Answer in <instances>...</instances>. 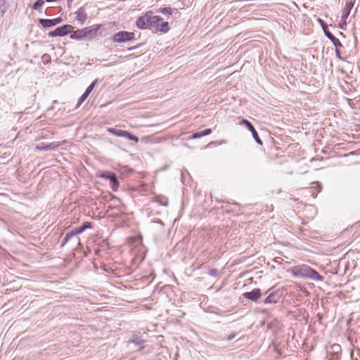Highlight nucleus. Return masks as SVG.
Listing matches in <instances>:
<instances>
[{"label":"nucleus","mask_w":360,"mask_h":360,"mask_svg":"<svg viewBox=\"0 0 360 360\" xmlns=\"http://www.w3.org/2000/svg\"><path fill=\"white\" fill-rule=\"evenodd\" d=\"M290 273L295 277L310 278L313 281H322L324 277L319 274L315 269L307 264H301L292 266L290 269Z\"/></svg>","instance_id":"nucleus-1"},{"label":"nucleus","mask_w":360,"mask_h":360,"mask_svg":"<svg viewBox=\"0 0 360 360\" xmlns=\"http://www.w3.org/2000/svg\"><path fill=\"white\" fill-rule=\"evenodd\" d=\"M162 18L159 15H153L152 11H147L143 15L139 17L136 22V25L141 30H153L154 26H158V23Z\"/></svg>","instance_id":"nucleus-2"},{"label":"nucleus","mask_w":360,"mask_h":360,"mask_svg":"<svg viewBox=\"0 0 360 360\" xmlns=\"http://www.w3.org/2000/svg\"><path fill=\"white\" fill-rule=\"evenodd\" d=\"M101 27L102 25L101 24H95L82 29H77L75 31H72L70 37L75 40H84L86 38L91 40L96 37L97 32Z\"/></svg>","instance_id":"nucleus-3"},{"label":"nucleus","mask_w":360,"mask_h":360,"mask_svg":"<svg viewBox=\"0 0 360 360\" xmlns=\"http://www.w3.org/2000/svg\"><path fill=\"white\" fill-rule=\"evenodd\" d=\"M146 340L140 334L133 333L127 341V346L134 351H141L145 347Z\"/></svg>","instance_id":"nucleus-4"},{"label":"nucleus","mask_w":360,"mask_h":360,"mask_svg":"<svg viewBox=\"0 0 360 360\" xmlns=\"http://www.w3.org/2000/svg\"><path fill=\"white\" fill-rule=\"evenodd\" d=\"M135 39V33L127 31H119L112 36V41L115 43H126Z\"/></svg>","instance_id":"nucleus-5"},{"label":"nucleus","mask_w":360,"mask_h":360,"mask_svg":"<svg viewBox=\"0 0 360 360\" xmlns=\"http://www.w3.org/2000/svg\"><path fill=\"white\" fill-rule=\"evenodd\" d=\"M326 37L333 43L335 47H342V44L328 30L327 23L321 18L317 19Z\"/></svg>","instance_id":"nucleus-6"},{"label":"nucleus","mask_w":360,"mask_h":360,"mask_svg":"<svg viewBox=\"0 0 360 360\" xmlns=\"http://www.w3.org/2000/svg\"><path fill=\"white\" fill-rule=\"evenodd\" d=\"M74 27L71 25H63L56 27L54 30L48 33L49 37H64L68 34H72Z\"/></svg>","instance_id":"nucleus-7"},{"label":"nucleus","mask_w":360,"mask_h":360,"mask_svg":"<svg viewBox=\"0 0 360 360\" xmlns=\"http://www.w3.org/2000/svg\"><path fill=\"white\" fill-rule=\"evenodd\" d=\"M240 124L244 125L246 127V128L251 132L253 139L260 146L262 145V141L259 138L257 131L255 129L254 126L252 124V123L248 121L246 119H242V120L240 122Z\"/></svg>","instance_id":"nucleus-8"},{"label":"nucleus","mask_w":360,"mask_h":360,"mask_svg":"<svg viewBox=\"0 0 360 360\" xmlns=\"http://www.w3.org/2000/svg\"><path fill=\"white\" fill-rule=\"evenodd\" d=\"M60 142L54 141L50 143H46L44 142L39 143L35 147L36 150H55L59 146H60Z\"/></svg>","instance_id":"nucleus-9"},{"label":"nucleus","mask_w":360,"mask_h":360,"mask_svg":"<svg viewBox=\"0 0 360 360\" xmlns=\"http://www.w3.org/2000/svg\"><path fill=\"white\" fill-rule=\"evenodd\" d=\"M63 20L61 17H58L53 19L39 18V22L44 28H49L60 24Z\"/></svg>","instance_id":"nucleus-10"},{"label":"nucleus","mask_w":360,"mask_h":360,"mask_svg":"<svg viewBox=\"0 0 360 360\" xmlns=\"http://www.w3.org/2000/svg\"><path fill=\"white\" fill-rule=\"evenodd\" d=\"M262 295V290L259 288H254L250 292H245L243 294V297L252 302H257Z\"/></svg>","instance_id":"nucleus-11"},{"label":"nucleus","mask_w":360,"mask_h":360,"mask_svg":"<svg viewBox=\"0 0 360 360\" xmlns=\"http://www.w3.org/2000/svg\"><path fill=\"white\" fill-rule=\"evenodd\" d=\"M281 297V295L278 292H272L269 293L265 299L263 300L264 304H276L279 302L280 299Z\"/></svg>","instance_id":"nucleus-12"},{"label":"nucleus","mask_w":360,"mask_h":360,"mask_svg":"<svg viewBox=\"0 0 360 360\" xmlns=\"http://www.w3.org/2000/svg\"><path fill=\"white\" fill-rule=\"evenodd\" d=\"M75 18L78 20L80 25H83L88 19V15L84 6L79 8L75 12Z\"/></svg>","instance_id":"nucleus-13"},{"label":"nucleus","mask_w":360,"mask_h":360,"mask_svg":"<svg viewBox=\"0 0 360 360\" xmlns=\"http://www.w3.org/2000/svg\"><path fill=\"white\" fill-rule=\"evenodd\" d=\"M212 129L207 128L202 131L193 133L191 136H189L188 137H187L186 140L190 141L192 139H200L202 136H207V135L210 134L212 133Z\"/></svg>","instance_id":"nucleus-14"},{"label":"nucleus","mask_w":360,"mask_h":360,"mask_svg":"<svg viewBox=\"0 0 360 360\" xmlns=\"http://www.w3.org/2000/svg\"><path fill=\"white\" fill-rule=\"evenodd\" d=\"M354 3H355V0H350L346 3L345 7L344 8V9L342 11V15H341V17L343 20L347 19V18L349 17V15L351 13L352 9L353 8V7L354 6Z\"/></svg>","instance_id":"nucleus-15"},{"label":"nucleus","mask_w":360,"mask_h":360,"mask_svg":"<svg viewBox=\"0 0 360 360\" xmlns=\"http://www.w3.org/2000/svg\"><path fill=\"white\" fill-rule=\"evenodd\" d=\"M92 228H93V226H92L91 222L85 221V222L82 223L81 226H79V227H77L72 230L75 232V235L77 236L78 234L83 233L86 229H91Z\"/></svg>","instance_id":"nucleus-16"},{"label":"nucleus","mask_w":360,"mask_h":360,"mask_svg":"<svg viewBox=\"0 0 360 360\" xmlns=\"http://www.w3.org/2000/svg\"><path fill=\"white\" fill-rule=\"evenodd\" d=\"M154 29L161 32L166 33L169 30V23L168 22L163 21L162 19V21L158 23V26H154Z\"/></svg>","instance_id":"nucleus-17"},{"label":"nucleus","mask_w":360,"mask_h":360,"mask_svg":"<svg viewBox=\"0 0 360 360\" xmlns=\"http://www.w3.org/2000/svg\"><path fill=\"white\" fill-rule=\"evenodd\" d=\"M110 187L112 191H116L117 188H119L120 183L117 179L116 174L114 172V174L111 176V177L109 179Z\"/></svg>","instance_id":"nucleus-18"},{"label":"nucleus","mask_w":360,"mask_h":360,"mask_svg":"<svg viewBox=\"0 0 360 360\" xmlns=\"http://www.w3.org/2000/svg\"><path fill=\"white\" fill-rule=\"evenodd\" d=\"M8 8L7 0H0V17H3Z\"/></svg>","instance_id":"nucleus-19"},{"label":"nucleus","mask_w":360,"mask_h":360,"mask_svg":"<svg viewBox=\"0 0 360 360\" xmlns=\"http://www.w3.org/2000/svg\"><path fill=\"white\" fill-rule=\"evenodd\" d=\"M75 232L73 231V230H72L71 231L68 232L66 233V235L65 236L64 238L63 239L62 242H61V244H60V247H63L65 246V245L74 236H75Z\"/></svg>","instance_id":"nucleus-20"},{"label":"nucleus","mask_w":360,"mask_h":360,"mask_svg":"<svg viewBox=\"0 0 360 360\" xmlns=\"http://www.w3.org/2000/svg\"><path fill=\"white\" fill-rule=\"evenodd\" d=\"M108 131L111 134H113L116 136L122 137L123 134H124V130L118 129L116 128H108Z\"/></svg>","instance_id":"nucleus-21"},{"label":"nucleus","mask_w":360,"mask_h":360,"mask_svg":"<svg viewBox=\"0 0 360 360\" xmlns=\"http://www.w3.org/2000/svg\"><path fill=\"white\" fill-rule=\"evenodd\" d=\"M173 11H175L176 13H179L178 10L177 9H174L173 10L172 8L170 7H164V8H160V9H158L157 11L158 13H162V14H168V15H172L173 13Z\"/></svg>","instance_id":"nucleus-22"},{"label":"nucleus","mask_w":360,"mask_h":360,"mask_svg":"<svg viewBox=\"0 0 360 360\" xmlns=\"http://www.w3.org/2000/svg\"><path fill=\"white\" fill-rule=\"evenodd\" d=\"M44 4V1L43 0H37L32 5V8L34 10L38 11L39 12H41L42 6Z\"/></svg>","instance_id":"nucleus-23"},{"label":"nucleus","mask_w":360,"mask_h":360,"mask_svg":"<svg viewBox=\"0 0 360 360\" xmlns=\"http://www.w3.org/2000/svg\"><path fill=\"white\" fill-rule=\"evenodd\" d=\"M124 134H123L122 137H124L127 139L130 140V141H134L136 143H137L139 141V138L136 136L131 134L130 132H129L127 131H124Z\"/></svg>","instance_id":"nucleus-24"},{"label":"nucleus","mask_w":360,"mask_h":360,"mask_svg":"<svg viewBox=\"0 0 360 360\" xmlns=\"http://www.w3.org/2000/svg\"><path fill=\"white\" fill-rule=\"evenodd\" d=\"M113 174H114V172H111V171H103V172H100V173H99V174H98V176L102 179L109 180V179L111 177V176Z\"/></svg>","instance_id":"nucleus-25"},{"label":"nucleus","mask_w":360,"mask_h":360,"mask_svg":"<svg viewBox=\"0 0 360 360\" xmlns=\"http://www.w3.org/2000/svg\"><path fill=\"white\" fill-rule=\"evenodd\" d=\"M88 96H89V95L84 92V94L78 99L76 107L77 108L79 107L82 105V103H83V102H84V101L87 98Z\"/></svg>","instance_id":"nucleus-26"},{"label":"nucleus","mask_w":360,"mask_h":360,"mask_svg":"<svg viewBox=\"0 0 360 360\" xmlns=\"http://www.w3.org/2000/svg\"><path fill=\"white\" fill-rule=\"evenodd\" d=\"M41 59L44 64H48L51 62V56L47 53L44 54L41 57Z\"/></svg>","instance_id":"nucleus-27"},{"label":"nucleus","mask_w":360,"mask_h":360,"mask_svg":"<svg viewBox=\"0 0 360 360\" xmlns=\"http://www.w3.org/2000/svg\"><path fill=\"white\" fill-rule=\"evenodd\" d=\"M186 176H189V173L188 172V171L187 170H182L181 171V181H182V183L184 184H186Z\"/></svg>","instance_id":"nucleus-28"},{"label":"nucleus","mask_w":360,"mask_h":360,"mask_svg":"<svg viewBox=\"0 0 360 360\" xmlns=\"http://www.w3.org/2000/svg\"><path fill=\"white\" fill-rule=\"evenodd\" d=\"M208 274L211 276L216 277L219 274V271L216 269H212L208 271Z\"/></svg>","instance_id":"nucleus-29"},{"label":"nucleus","mask_w":360,"mask_h":360,"mask_svg":"<svg viewBox=\"0 0 360 360\" xmlns=\"http://www.w3.org/2000/svg\"><path fill=\"white\" fill-rule=\"evenodd\" d=\"M347 25V19H342L341 18V20H340V22L339 24V26L342 29V30H345V27Z\"/></svg>","instance_id":"nucleus-30"},{"label":"nucleus","mask_w":360,"mask_h":360,"mask_svg":"<svg viewBox=\"0 0 360 360\" xmlns=\"http://www.w3.org/2000/svg\"><path fill=\"white\" fill-rule=\"evenodd\" d=\"M339 48L340 47H335V56L338 58H339L340 60H344L343 58L341 56V53L339 50Z\"/></svg>","instance_id":"nucleus-31"},{"label":"nucleus","mask_w":360,"mask_h":360,"mask_svg":"<svg viewBox=\"0 0 360 360\" xmlns=\"http://www.w3.org/2000/svg\"><path fill=\"white\" fill-rule=\"evenodd\" d=\"M236 334L235 333H232L229 335L226 338L227 340H231L236 337Z\"/></svg>","instance_id":"nucleus-32"},{"label":"nucleus","mask_w":360,"mask_h":360,"mask_svg":"<svg viewBox=\"0 0 360 360\" xmlns=\"http://www.w3.org/2000/svg\"><path fill=\"white\" fill-rule=\"evenodd\" d=\"M99 79L98 78L94 79L90 84V86L92 87V89H94L95 86L96 85V84L98 82Z\"/></svg>","instance_id":"nucleus-33"},{"label":"nucleus","mask_w":360,"mask_h":360,"mask_svg":"<svg viewBox=\"0 0 360 360\" xmlns=\"http://www.w3.org/2000/svg\"><path fill=\"white\" fill-rule=\"evenodd\" d=\"M94 89H92L91 86H90V85L86 89L84 93H86V94L89 95L91 94V92L93 91Z\"/></svg>","instance_id":"nucleus-34"},{"label":"nucleus","mask_w":360,"mask_h":360,"mask_svg":"<svg viewBox=\"0 0 360 360\" xmlns=\"http://www.w3.org/2000/svg\"><path fill=\"white\" fill-rule=\"evenodd\" d=\"M138 47H139V45H137V46H132V47L129 48V51H131V50H134L135 49H136V48H138Z\"/></svg>","instance_id":"nucleus-35"},{"label":"nucleus","mask_w":360,"mask_h":360,"mask_svg":"<svg viewBox=\"0 0 360 360\" xmlns=\"http://www.w3.org/2000/svg\"><path fill=\"white\" fill-rule=\"evenodd\" d=\"M319 187V192L321 190V184L319 183V182H315Z\"/></svg>","instance_id":"nucleus-36"},{"label":"nucleus","mask_w":360,"mask_h":360,"mask_svg":"<svg viewBox=\"0 0 360 360\" xmlns=\"http://www.w3.org/2000/svg\"><path fill=\"white\" fill-rule=\"evenodd\" d=\"M333 347L340 348V345H333Z\"/></svg>","instance_id":"nucleus-37"},{"label":"nucleus","mask_w":360,"mask_h":360,"mask_svg":"<svg viewBox=\"0 0 360 360\" xmlns=\"http://www.w3.org/2000/svg\"><path fill=\"white\" fill-rule=\"evenodd\" d=\"M68 3L70 4V3H72L73 1V0H67Z\"/></svg>","instance_id":"nucleus-38"},{"label":"nucleus","mask_w":360,"mask_h":360,"mask_svg":"<svg viewBox=\"0 0 360 360\" xmlns=\"http://www.w3.org/2000/svg\"><path fill=\"white\" fill-rule=\"evenodd\" d=\"M265 312H266V309H263V310L262 311V313H265Z\"/></svg>","instance_id":"nucleus-39"}]
</instances>
